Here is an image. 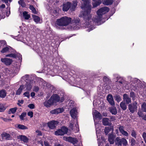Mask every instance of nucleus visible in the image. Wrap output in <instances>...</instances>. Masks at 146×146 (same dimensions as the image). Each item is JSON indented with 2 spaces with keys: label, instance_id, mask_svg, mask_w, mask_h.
I'll list each match as a JSON object with an SVG mask.
<instances>
[{
  "label": "nucleus",
  "instance_id": "f257e3e1",
  "mask_svg": "<svg viewBox=\"0 0 146 146\" xmlns=\"http://www.w3.org/2000/svg\"><path fill=\"white\" fill-rule=\"evenodd\" d=\"M80 20L74 18L72 21L71 18L67 16H64L57 19L56 24L59 26H65L72 23V28L74 30H78L80 28Z\"/></svg>",
  "mask_w": 146,
  "mask_h": 146
},
{
  "label": "nucleus",
  "instance_id": "f03ea898",
  "mask_svg": "<svg viewBox=\"0 0 146 146\" xmlns=\"http://www.w3.org/2000/svg\"><path fill=\"white\" fill-rule=\"evenodd\" d=\"M92 113L98 140L99 142H102L103 141H104V138L101 135L102 132L100 130L101 126L100 124L96 121L97 119H101L102 116L100 113L96 110H93Z\"/></svg>",
  "mask_w": 146,
  "mask_h": 146
},
{
  "label": "nucleus",
  "instance_id": "7ed1b4c3",
  "mask_svg": "<svg viewBox=\"0 0 146 146\" xmlns=\"http://www.w3.org/2000/svg\"><path fill=\"white\" fill-rule=\"evenodd\" d=\"M70 114L73 119L70 121L69 127L75 133L79 131V129L78 122V112L77 109L73 108L71 109L70 111Z\"/></svg>",
  "mask_w": 146,
  "mask_h": 146
},
{
  "label": "nucleus",
  "instance_id": "20e7f679",
  "mask_svg": "<svg viewBox=\"0 0 146 146\" xmlns=\"http://www.w3.org/2000/svg\"><path fill=\"white\" fill-rule=\"evenodd\" d=\"M1 52L2 53H7L5 56L13 58L17 57L20 60H22V56L20 54L17 53L15 50L9 46H7L3 48Z\"/></svg>",
  "mask_w": 146,
  "mask_h": 146
},
{
  "label": "nucleus",
  "instance_id": "39448f33",
  "mask_svg": "<svg viewBox=\"0 0 146 146\" xmlns=\"http://www.w3.org/2000/svg\"><path fill=\"white\" fill-rule=\"evenodd\" d=\"M30 75L28 74H26L23 77L21 78L22 80H25L26 82L25 85H23L24 86V90H27L28 91L30 90L32 87V83L33 81L32 80H29V78Z\"/></svg>",
  "mask_w": 146,
  "mask_h": 146
},
{
  "label": "nucleus",
  "instance_id": "423d86ee",
  "mask_svg": "<svg viewBox=\"0 0 146 146\" xmlns=\"http://www.w3.org/2000/svg\"><path fill=\"white\" fill-rule=\"evenodd\" d=\"M113 76L115 78H117V80L116 82L117 83L119 84L120 86H122L126 88H129V86L127 81H125L121 77L119 76L117 74H114Z\"/></svg>",
  "mask_w": 146,
  "mask_h": 146
},
{
  "label": "nucleus",
  "instance_id": "0eeeda50",
  "mask_svg": "<svg viewBox=\"0 0 146 146\" xmlns=\"http://www.w3.org/2000/svg\"><path fill=\"white\" fill-rule=\"evenodd\" d=\"M141 84L140 81L137 79H135L131 83L130 88L131 89L134 91H136L141 87Z\"/></svg>",
  "mask_w": 146,
  "mask_h": 146
},
{
  "label": "nucleus",
  "instance_id": "6e6552de",
  "mask_svg": "<svg viewBox=\"0 0 146 146\" xmlns=\"http://www.w3.org/2000/svg\"><path fill=\"white\" fill-rule=\"evenodd\" d=\"M50 98L54 104L57 102L60 103L62 102L64 100L63 96H59L56 94H53Z\"/></svg>",
  "mask_w": 146,
  "mask_h": 146
},
{
  "label": "nucleus",
  "instance_id": "1a4fd4ad",
  "mask_svg": "<svg viewBox=\"0 0 146 146\" xmlns=\"http://www.w3.org/2000/svg\"><path fill=\"white\" fill-rule=\"evenodd\" d=\"M63 138L64 140L73 143L75 146H77L75 145L78 142V140L76 138H73L71 137H64Z\"/></svg>",
  "mask_w": 146,
  "mask_h": 146
},
{
  "label": "nucleus",
  "instance_id": "9d476101",
  "mask_svg": "<svg viewBox=\"0 0 146 146\" xmlns=\"http://www.w3.org/2000/svg\"><path fill=\"white\" fill-rule=\"evenodd\" d=\"M58 123L59 122L57 121L52 120L48 122L47 125L50 128L53 129L57 125Z\"/></svg>",
  "mask_w": 146,
  "mask_h": 146
},
{
  "label": "nucleus",
  "instance_id": "9b49d317",
  "mask_svg": "<svg viewBox=\"0 0 146 146\" xmlns=\"http://www.w3.org/2000/svg\"><path fill=\"white\" fill-rule=\"evenodd\" d=\"M137 103L135 102L133 103L132 104H130L128 105V108L130 112L132 113L137 110Z\"/></svg>",
  "mask_w": 146,
  "mask_h": 146
},
{
  "label": "nucleus",
  "instance_id": "f8f14e48",
  "mask_svg": "<svg viewBox=\"0 0 146 146\" xmlns=\"http://www.w3.org/2000/svg\"><path fill=\"white\" fill-rule=\"evenodd\" d=\"M71 6V3L70 2H67L66 3H64L62 5V10L64 11H67L70 8Z\"/></svg>",
  "mask_w": 146,
  "mask_h": 146
},
{
  "label": "nucleus",
  "instance_id": "ddd939ff",
  "mask_svg": "<svg viewBox=\"0 0 146 146\" xmlns=\"http://www.w3.org/2000/svg\"><path fill=\"white\" fill-rule=\"evenodd\" d=\"M64 110L62 108H57L50 111V113L52 114H56L63 112Z\"/></svg>",
  "mask_w": 146,
  "mask_h": 146
},
{
  "label": "nucleus",
  "instance_id": "4468645a",
  "mask_svg": "<svg viewBox=\"0 0 146 146\" xmlns=\"http://www.w3.org/2000/svg\"><path fill=\"white\" fill-rule=\"evenodd\" d=\"M54 104L50 98L48 100L45 101L44 103V105L46 108L50 107Z\"/></svg>",
  "mask_w": 146,
  "mask_h": 146
},
{
  "label": "nucleus",
  "instance_id": "2eb2a0df",
  "mask_svg": "<svg viewBox=\"0 0 146 146\" xmlns=\"http://www.w3.org/2000/svg\"><path fill=\"white\" fill-rule=\"evenodd\" d=\"M1 61L3 63L7 65H10L12 62L11 59L7 58H1Z\"/></svg>",
  "mask_w": 146,
  "mask_h": 146
},
{
  "label": "nucleus",
  "instance_id": "dca6fc26",
  "mask_svg": "<svg viewBox=\"0 0 146 146\" xmlns=\"http://www.w3.org/2000/svg\"><path fill=\"white\" fill-rule=\"evenodd\" d=\"M123 102H126V104H128L131 102V98L129 97L128 94H124L123 95Z\"/></svg>",
  "mask_w": 146,
  "mask_h": 146
},
{
  "label": "nucleus",
  "instance_id": "f3484780",
  "mask_svg": "<svg viewBox=\"0 0 146 146\" xmlns=\"http://www.w3.org/2000/svg\"><path fill=\"white\" fill-rule=\"evenodd\" d=\"M107 100L109 103L113 106H114L115 103L113 100L112 96L111 94H109L107 98Z\"/></svg>",
  "mask_w": 146,
  "mask_h": 146
},
{
  "label": "nucleus",
  "instance_id": "a211bd4d",
  "mask_svg": "<svg viewBox=\"0 0 146 146\" xmlns=\"http://www.w3.org/2000/svg\"><path fill=\"white\" fill-rule=\"evenodd\" d=\"M124 127L123 126H120L119 127V129L120 132L124 136L127 137L128 134L127 132L124 130Z\"/></svg>",
  "mask_w": 146,
  "mask_h": 146
},
{
  "label": "nucleus",
  "instance_id": "6ab92c4d",
  "mask_svg": "<svg viewBox=\"0 0 146 146\" xmlns=\"http://www.w3.org/2000/svg\"><path fill=\"white\" fill-rule=\"evenodd\" d=\"M1 137L2 139H5L7 140H11L12 139V137L10 135L9 133L4 132L1 134Z\"/></svg>",
  "mask_w": 146,
  "mask_h": 146
},
{
  "label": "nucleus",
  "instance_id": "aec40b11",
  "mask_svg": "<svg viewBox=\"0 0 146 146\" xmlns=\"http://www.w3.org/2000/svg\"><path fill=\"white\" fill-rule=\"evenodd\" d=\"M102 123L104 125H110V121L108 118L104 117L102 119Z\"/></svg>",
  "mask_w": 146,
  "mask_h": 146
},
{
  "label": "nucleus",
  "instance_id": "412c9836",
  "mask_svg": "<svg viewBox=\"0 0 146 146\" xmlns=\"http://www.w3.org/2000/svg\"><path fill=\"white\" fill-rule=\"evenodd\" d=\"M17 138L25 143L27 142L29 140L28 139L25 135H20L18 136Z\"/></svg>",
  "mask_w": 146,
  "mask_h": 146
},
{
  "label": "nucleus",
  "instance_id": "4be33fe9",
  "mask_svg": "<svg viewBox=\"0 0 146 146\" xmlns=\"http://www.w3.org/2000/svg\"><path fill=\"white\" fill-rule=\"evenodd\" d=\"M115 137V136L113 134H111L109 135L108 140L111 144L114 143Z\"/></svg>",
  "mask_w": 146,
  "mask_h": 146
},
{
  "label": "nucleus",
  "instance_id": "5701e85b",
  "mask_svg": "<svg viewBox=\"0 0 146 146\" xmlns=\"http://www.w3.org/2000/svg\"><path fill=\"white\" fill-rule=\"evenodd\" d=\"M92 3L94 7H96L99 5L101 3V0H93Z\"/></svg>",
  "mask_w": 146,
  "mask_h": 146
},
{
  "label": "nucleus",
  "instance_id": "b1692460",
  "mask_svg": "<svg viewBox=\"0 0 146 146\" xmlns=\"http://www.w3.org/2000/svg\"><path fill=\"white\" fill-rule=\"evenodd\" d=\"M32 17L34 20L35 22L37 23H41L40 18L38 16L35 15H33Z\"/></svg>",
  "mask_w": 146,
  "mask_h": 146
},
{
  "label": "nucleus",
  "instance_id": "393cba45",
  "mask_svg": "<svg viewBox=\"0 0 146 146\" xmlns=\"http://www.w3.org/2000/svg\"><path fill=\"white\" fill-rule=\"evenodd\" d=\"M7 92L4 90H2L0 91V97L2 98H4L6 96Z\"/></svg>",
  "mask_w": 146,
  "mask_h": 146
},
{
  "label": "nucleus",
  "instance_id": "a878e982",
  "mask_svg": "<svg viewBox=\"0 0 146 146\" xmlns=\"http://www.w3.org/2000/svg\"><path fill=\"white\" fill-rule=\"evenodd\" d=\"M78 2L77 1H73V4L70 7V10L72 11H74L75 8L77 5Z\"/></svg>",
  "mask_w": 146,
  "mask_h": 146
},
{
  "label": "nucleus",
  "instance_id": "bb28decb",
  "mask_svg": "<svg viewBox=\"0 0 146 146\" xmlns=\"http://www.w3.org/2000/svg\"><path fill=\"white\" fill-rule=\"evenodd\" d=\"M103 3L106 5H111L113 3V0H102Z\"/></svg>",
  "mask_w": 146,
  "mask_h": 146
},
{
  "label": "nucleus",
  "instance_id": "cd10ccee",
  "mask_svg": "<svg viewBox=\"0 0 146 146\" xmlns=\"http://www.w3.org/2000/svg\"><path fill=\"white\" fill-rule=\"evenodd\" d=\"M24 85H21L20 88L17 90L16 94L17 95H20L21 93L22 90H24Z\"/></svg>",
  "mask_w": 146,
  "mask_h": 146
},
{
  "label": "nucleus",
  "instance_id": "c85d7f7f",
  "mask_svg": "<svg viewBox=\"0 0 146 146\" xmlns=\"http://www.w3.org/2000/svg\"><path fill=\"white\" fill-rule=\"evenodd\" d=\"M115 142L117 145L120 146L121 145V139H120L119 137H117L115 139Z\"/></svg>",
  "mask_w": 146,
  "mask_h": 146
},
{
  "label": "nucleus",
  "instance_id": "c756f323",
  "mask_svg": "<svg viewBox=\"0 0 146 146\" xmlns=\"http://www.w3.org/2000/svg\"><path fill=\"white\" fill-rule=\"evenodd\" d=\"M110 112L112 114L115 115L117 113V110L115 107L113 106L110 108Z\"/></svg>",
  "mask_w": 146,
  "mask_h": 146
},
{
  "label": "nucleus",
  "instance_id": "7c9ffc66",
  "mask_svg": "<svg viewBox=\"0 0 146 146\" xmlns=\"http://www.w3.org/2000/svg\"><path fill=\"white\" fill-rule=\"evenodd\" d=\"M121 108L123 110L126 109L127 108V105L125 103L123 102H122L120 104Z\"/></svg>",
  "mask_w": 146,
  "mask_h": 146
},
{
  "label": "nucleus",
  "instance_id": "2f4dec72",
  "mask_svg": "<svg viewBox=\"0 0 146 146\" xmlns=\"http://www.w3.org/2000/svg\"><path fill=\"white\" fill-rule=\"evenodd\" d=\"M17 128L19 129L22 130L28 129V128L27 127L21 124H17Z\"/></svg>",
  "mask_w": 146,
  "mask_h": 146
},
{
  "label": "nucleus",
  "instance_id": "473e14b6",
  "mask_svg": "<svg viewBox=\"0 0 146 146\" xmlns=\"http://www.w3.org/2000/svg\"><path fill=\"white\" fill-rule=\"evenodd\" d=\"M23 15L25 19H28L30 17V16L28 14L26 11H24L23 13Z\"/></svg>",
  "mask_w": 146,
  "mask_h": 146
},
{
  "label": "nucleus",
  "instance_id": "72a5a7b5",
  "mask_svg": "<svg viewBox=\"0 0 146 146\" xmlns=\"http://www.w3.org/2000/svg\"><path fill=\"white\" fill-rule=\"evenodd\" d=\"M55 134L56 135H64V133L61 129H59L55 132Z\"/></svg>",
  "mask_w": 146,
  "mask_h": 146
},
{
  "label": "nucleus",
  "instance_id": "f704fd0d",
  "mask_svg": "<svg viewBox=\"0 0 146 146\" xmlns=\"http://www.w3.org/2000/svg\"><path fill=\"white\" fill-rule=\"evenodd\" d=\"M5 109L6 108L3 104L0 103V112H4Z\"/></svg>",
  "mask_w": 146,
  "mask_h": 146
},
{
  "label": "nucleus",
  "instance_id": "c9c22d12",
  "mask_svg": "<svg viewBox=\"0 0 146 146\" xmlns=\"http://www.w3.org/2000/svg\"><path fill=\"white\" fill-rule=\"evenodd\" d=\"M121 144H122L124 146H126L128 144L127 142L126 139L124 138L121 139Z\"/></svg>",
  "mask_w": 146,
  "mask_h": 146
},
{
  "label": "nucleus",
  "instance_id": "e433bc0d",
  "mask_svg": "<svg viewBox=\"0 0 146 146\" xmlns=\"http://www.w3.org/2000/svg\"><path fill=\"white\" fill-rule=\"evenodd\" d=\"M28 45L32 48L34 50L36 49V47L35 46H34V44H33L31 42H29Z\"/></svg>",
  "mask_w": 146,
  "mask_h": 146
},
{
  "label": "nucleus",
  "instance_id": "4c0bfd02",
  "mask_svg": "<svg viewBox=\"0 0 146 146\" xmlns=\"http://www.w3.org/2000/svg\"><path fill=\"white\" fill-rule=\"evenodd\" d=\"M29 8L31 10L33 13L35 14L36 13V9L33 6L30 5L29 7Z\"/></svg>",
  "mask_w": 146,
  "mask_h": 146
},
{
  "label": "nucleus",
  "instance_id": "58836bf2",
  "mask_svg": "<svg viewBox=\"0 0 146 146\" xmlns=\"http://www.w3.org/2000/svg\"><path fill=\"white\" fill-rule=\"evenodd\" d=\"M3 2H4L5 3L6 5L8 6H9L10 5V3L11 2L12 0H1Z\"/></svg>",
  "mask_w": 146,
  "mask_h": 146
},
{
  "label": "nucleus",
  "instance_id": "ea45409f",
  "mask_svg": "<svg viewBox=\"0 0 146 146\" xmlns=\"http://www.w3.org/2000/svg\"><path fill=\"white\" fill-rule=\"evenodd\" d=\"M110 131V129L109 127H106L104 130L105 134L107 135L108 133Z\"/></svg>",
  "mask_w": 146,
  "mask_h": 146
},
{
  "label": "nucleus",
  "instance_id": "a19ab883",
  "mask_svg": "<svg viewBox=\"0 0 146 146\" xmlns=\"http://www.w3.org/2000/svg\"><path fill=\"white\" fill-rule=\"evenodd\" d=\"M61 129L62 131L64 133V134L66 133L68 131V129L67 127L64 126L62 127Z\"/></svg>",
  "mask_w": 146,
  "mask_h": 146
},
{
  "label": "nucleus",
  "instance_id": "79ce46f5",
  "mask_svg": "<svg viewBox=\"0 0 146 146\" xmlns=\"http://www.w3.org/2000/svg\"><path fill=\"white\" fill-rule=\"evenodd\" d=\"M26 113L24 112L21 114L19 116V117L21 120L24 119V118L25 117L26 115Z\"/></svg>",
  "mask_w": 146,
  "mask_h": 146
},
{
  "label": "nucleus",
  "instance_id": "37998d69",
  "mask_svg": "<svg viewBox=\"0 0 146 146\" xmlns=\"http://www.w3.org/2000/svg\"><path fill=\"white\" fill-rule=\"evenodd\" d=\"M5 5L3 4H2L0 7L1 11L2 12V14L3 15L5 13V12L3 11V9L5 8Z\"/></svg>",
  "mask_w": 146,
  "mask_h": 146
},
{
  "label": "nucleus",
  "instance_id": "c03bdc74",
  "mask_svg": "<svg viewBox=\"0 0 146 146\" xmlns=\"http://www.w3.org/2000/svg\"><path fill=\"white\" fill-rule=\"evenodd\" d=\"M17 108V107H15L13 108L10 109L9 110V112L12 113H14L15 112Z\"/></svg>",
  "mask_w": 146,
  "mask_h": 146
},
{
  "label": "nucleus",
  "instance_id": "a18cd8bd",
  "mask_svg": "<svg viewBox=\"0 0 146 146\" xmlns=\"http://www.w3.org/2000/svg\"><path fill=\"white\" fill-rule=\"evenodd\" d=\"M114 98L115 100L118 102H119L121 100V98L119 96L116 95L114 97Z\"/></svg>",
  "mask_w": 146,
  "mask_h": 146
},
{
  "label": "nucleus",
  "instance_id": "49530a36",
  "mask_svg": "<svg viewBox=\"0 0 146 146\" xmlns=\"http://www.w3.org/2000/svg\"><path fill=\"white\" fill-rule=\"evenodd\" d=\"M142 109L143 111L146 112V104L143 103L142 105Z\"/></svg>",
  "mask_w": 146,
  "mask_h": 146
},
{
  "label": "nucleus",
  "instance_id": "de8ad7c7",
  "mask_svg": "<svg viewBox=\"0 0 146 146\" xmlns=\"http://www.w3.org/2000/svg\"><path fill=\"white\" fill-rule=\"evenodd\" d=\"M130 97L132 98L133 100H134L135 99V93L133 92H131L130 94Z\"/></svg>",
  "mask_w": 146,
  "mask_h": 146
},
{
  "label": "nucleus",
  "instance_id": "09e8293b",
  "mask_svg": "<svg viewBox=\"0 0 146 146\" xmlns=\"http://www.w3.org/2000/svg\"><path fill=\"white\" fill-rule=\"evenodd\" d=\"M74 104V101L73 100H71L69 102L68 105L71 108H72Z\"/></svg>",
  "mask_w": 146,
  "mask_h": 146
},
{
  "label": "nucleus",
  "instance_id": "8fccbe9b",
  "mask_svg": "<svg viewBox=\"0 0 146 146\" xmlns=\"http://www.w3.org/2000/svg\"><path fill=\"white\" fill-rule=\"evenodd\" d=\"M24 95L25 97H27L28 98H29L30 96V94L29 92H27L23 94Z\"/></svg>",
  "mask_w": 146,
  "mask_h": 146
},
{
  "label": "nucleus",
  "instance_id": "3c124183",
  "mask_svg": "<svg viewBox=\"0 0 146 146\" xmlns=\"http://www.w3.org/2000/svg\"><path fill=\"white\" fill-rule=\"evenodd\" d=\"M135 141L133 138H132L131 140V145H135Z\"/></svg>",
  "mask_w": 146,
  "mask_h": 146
},
{
  "label": "nucleus",
  "instance_id": "603ef678",
  "mask_svg": "<svg viewBox=\"0 0 146 146\" xmlns=\"http://www.w3.org/2000/svg\"><path fill=\"white\" fill-rule=\"evenodd\" d=\"M28 107L30 109H33L35 108V106L33 104H30L28 105Z\"/></svg>",
  "mask_w": 146,
  "mask_h": 146
},
{
  "label": "nucleus",
  "instance_id": "864d4df0",
  "mask_svg": "<svg viewBox=\"0 0 146 146\" xmlns=\"http://www.w3.org/2000/svg\"><path fill=\"white\" fill-rule=\"evenodd\" d=\"M36 135L38 136L42 135V133L41 132L38 130H37L35 131Z\"/></svg>",
  "mask_w": 146,
  "mask_h": 146
},
{
  "label": "nucleus",
  "instance_id": "5fc2aeb1",
  "mask_svg": "<svg viewBox=\"0 0 146 146\" xmlns=\"http://www.w3.org/2000/svg\"><path fill=\"white\" fill-rule=\"evenodd\" d=\"M39 88L38 86H35L33 89V90L35 92H37L38 91Z\"/></svg>",
  "mask_w": 146,
  "mask_h": 146
},
{
  "label": "nucleus",
  "instance_id": "6e6d98bb",
  "mask_svg": "<svg viewBox=\"0 0 146 146\" xmlns=\"http://www.w3.org/2000/svg\"><path fill=\"white\" fill-rule=\"evenodd\" d=\"M27 115L30 116L31 118L33 116V112L32 111H29L27 113Z\"/></svg>",
  "mask_w": 146,
  "mask_h": 146
},
{
  "label": "nucleus",
  "instance_id": "4d7b16f0",
  "mask_svg": "<svg viewBox=\"0 0 146 146\" xmlns=\"http://www.w3.org/2000/svg\"><path fill=\"white\" fill-rule=\"evenodd\" d=\"M142 136L145 143H146V133L145 132L143 133L142 135Z\"/></svg>",
  "mask_w": 146,
  "mask_h": 146
},
{
  "label": "nucleus",
  "instance_id": "13d9d810",
  "mask_svg": "<svg viewBox=\"0 0 146 146\" xmlns=\"http://www.w3.org/2000/svg\"><path fill=\"white\" fill-rule=\"evenodd\" d=\"M136 134L134 130H133L131 132V136L133 137H136Z\"/></svg>",
  "mask_w": 146,
  "mask_h": 146
},
{
  "label": "nucleus",
  "instance_id": "bf43d9fd",
  "mask_svg": "<svg viewBox=\"0 0 146 146\" xmlns=\"http://www.w3.org/2000/svg\"><path fill=\"white\" fill-rule=\"evenodd\" d=\"M138 114L140 117H143V113L141 111H139L138 113Z\"/></svg>",
  "mask_w": 146,
  "mask_h": 146
},
{
  "label": "nucleus",
  "instance_id": "052dcab7",
  "mask_svg": "<svg viewBox=\"0 0 146 146\" xmlns=\"http://www.w3.org/2000/svg\"><path fill=\"white\" fill-rule=\"evenodd\" d=\"M1 119H3L5 121H8L11 120L10 119H8L6 118H3V117H1Z\"/></svg>",
  "mask_w": 146,
  "mask_h": 146
},
{
  "label": "nucleus",
  "instance_id": "680f3d73",
  "mask_svg": "<svg viewBox=\"0 0 146 146\" xmlns=\"http://www.w3.org/2000/svg\"><path fill=\"white\" fill-rule=\"evenodd\" d=\"M44 144L45 146H51L47 141H45L44 142Z\"/></svg>",
  "mask_w": 146,
  "mask_h": 146
},
{
  "label": "nucleus",
  "instance_id": "e2e57ef3",
  "mask_svg": "<svg viewBox=\"0 0 146 146\" xmlns=\"http://www.w3.org/2000/svg\"><path fill=\"white\" fill-rule=\"evenodd\" d=\"M108 80V78L106 76L104 77L103 78V80L105 82Z\"/></svg>",
  "mask_w": 146,
  "mask_h": 146
},
{
  "label": "nucleus",
  "instance_id": "0e129e2a",
  "mask_svg": "<svg viewBox=\"0 0 146 146\" xmlns=\"http://www.w3.org/2000/svg\"><path fill=\"white\" fill-rule=\"evenodd\" d=\"M47 1L49 2V3L50 4H52L53 2H54L55 0H47Z\"/></svg>",
  "mask_w": 146,
  "mask_h": 146
},
{
  "label": "nucleus",
  "instance_id": "69168bd1",
  "mask_svg": "<svg viewBox=\"0 0 146 146\" xmlns=\"http://www.w3.org/2000/svg\"><path fill=\"white\" fill-rule=\"evenodd\" d=\"M31 96L32 97H34L35 95V93L34 92H32L31 94Z\"/></svg>",
  "mask_w": 146,
  "mask_h": 146
},
{
  "label": "nucleus",
  "instance_id": "338daca9",
  "mask_svg": "<svg viewBox=\"0 0 146 146\" xmlns=\"http://www.w3.org/2000/svg\"><path fill=\"white\" fill-rule=\"evenodd\" d=\"M23 0H20L18 1V3L20 5H21L22 3H23Z\"/></svg>",
  "mask_w": 146,
  "mask_h": 146
},
{
  "label": "nucleus",
  "instance_id": "774afa93",
  "mask_svg": "<svg viewBox=\"0 0 146 146\" xmlns=\"http://www.w3.org/2000/svg\"><path fill=\"white\" fill-rule=\"evenodd\" d=\"M24 101L23 100H19L18 102L21 104H23V103Z\"/></svg>",
  "mask_w": 146,
  "mask_h": 146
}]
</instances>
